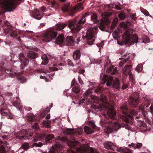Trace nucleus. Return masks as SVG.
<instances>
[{
  "mask_svg": "<svg viewBox=\"0 0 153 153\" xmlns=\"http://www.w3.org/2000/svg\"><path fill=\"white\" fill-rule=\"evenodd\" d=\"M28 116H29L28 120L30 121H33L35 119V116L33 114H30V115H28Z\"/></svg>",
  "mask_w": 153,
  "mask_h": 153,
  "instance_id": "35",
  "label": "nucleus"
},
{
  "mask_svg": "<svg viewBox=\"0 0 153 153\" xmlns=\"http://www.w3.org/2000/svg\"><path fill=\"white\" fill-rule=\"evenodd\" d=\"M33 67L35 68H37V63L35 60H34V65H33Z\"/></svg>",
  "mask_w": 153,
  "mask_h": 153,
  "instance_id": "61",
  "label": "nucleus"
},
{
  "mask_svg": "<svg viewBox=\"0 0 153 153\" xmlns=\"http://www.w3.org/2000/svg\"><path fill=\"white\" fill-rule=\"evenodd\" d=\"M94 32L93 28H89L86 34V39L87 43L89 45L93 44L94 41Z\"/></svg>",
  "mask_w": 153,
  "mask_h": 153,
  "instance_id": "12",
  "label": "nucleus"
},
{
  "mask_svg": "<svg viewBox=\"0 0 153 153\" xmlns=\"http://www.w3.org/2000/svg\"><path fill=\"white\" fill-rule=\"evenodd\" d=\"M100 29L102 31H104L105 28V25L103 24L101 25L99 27Z\"/></svg>",
  "mask_w": 153,
  "mask_h": 153,
  "instance_id": "52",
  "label": "nucleus"
},
{
  "mask_svg": "<svg viewBox=\"0 0 153 153\" xmlns=\"http://www.w3.org/2000/svg\"><path fill=\"white\" fill-rule=\"evenodd\" d=\"M16 137L17 140H30L33 137V134L32 133H28L25 130H23L16 134Z\"/></svg>",
  "mask_w": 153,
  "mask_h": 153,
  "instance_id": "7",
  "label": "nucleus"
},
{
  "mask_svg": "<svg viewBox=\"0 0 153 153\" xmlns=\"http://www.w3.org/2000/svg\"><path fill=\"white\" fill-rule=\"evenodd\" d=\"M128 87V85L126 83H123L122 86V89L123 90H124L126 88H127Z\"/></svg>",
  "mask_w": 153,
  "mask_h": 153,
  "instance_id": "53",
  "label": "nucleus"
},
{
  "mask_svg": "<svg viewBox=\"0 0 153 153\" xmlns=\"http://www.w3.org/2000/svg\"><path fill=\"white\" fill-rule=\"evenodd\" d=\"M128 75H129L130 80L131 81L133 82H134V80L133 77V75L131 72Z\"/></svg>",
  "mask_w": 153,
  "mask_h": 153,
  "instance_id": "43",
  "label": "nucleus"
},
{
  "mask_svg": "<svg viewBox=\"0 0 153 153\" xmlns=\"http://www.w3.org/2000/svg\"><path fill=\"white\" fill-rule=\"evenodd\" d=\"M18 56L19 59L21 63V68L22 70H23L24 68L28 64L29 61L28 59L26 58L24 54L22 53H20L19 55Z\"/></svg>",
  "mask_w": 153,
  "mask_h": 153,
  "instance_id": "15",
  "label": "nucleus"
},
{
  "mask_svg": "<svg viewBox=\"0 0 153 153\" xmlns=\"http://www.w3.org/2000/svg\"><path fill=\"white\" fill-rule=\"evenodd\" d=\"M64 39V36L63 34L59 35L56 38L55 43L57 44L60 45L62 46L65 44Z\"/></svg>",
  "mask_w": 153,
  "mask_h": 153,
  "instance_id": "18",
  "label": "nucleus"
},
{
  "mask_svg": "<svg viewBox=\"0 0 153 153\" xmlns=\"http://www.w3.org/2000/svg\"><path fill=\"white\" fill-rule=\"evenodd\" d=\"M129 146L130 148H131L132 147H133L134 149H135V146H136V144L133 143H132L131 145H129Z\"/></svg>",
  "mask_w": 153,
  "mask_h": 153,
  "instance_id": "58",
  "label": "nucleus"
},
{
  "mask_svg": "<svg viewBox=\"0 0 153 153\" xmlns=\"http://www.w3.org/2000/svg\"><path fill=\"white\" fill-rule=\"evenodd\" d=\"M76 144L75 143H74L73 141H71L70 144H68V145L70 147H75L76 146Z\"/></svg>",
  "mask_w": 153,
  "mask_h": 153,
  "instance_id": "50",
  "label": "nucleus"
},
{
  "mask_svg": "<svg viewBox=\"0 0 153 153\" xmlns=\"http://www.w3.org/2000/svg\"><path fill=\"white\" fill-rule=\"evenodd\" d=\"M142 12L146 16H148L149 15L148 12L146 10L143 9L141 10Z\"/></svg>",
  "mask_w": 153,
  "mask_h": 153,
  "instance_id": "47",
  "label": "nucleus"
},
{
  "mask_svg": "<svg viewBox=\"0 0 153 153\" xmlns=\"http://www.w3.org/2000/svg\"><path fill=\"white\" fill-rule=\"evenodd\" d=\"M72 92L75 93L76 94H78L79 93L80 91L79 88L77 86H74L72 89Z\"/></svg>",
  "mask_w": 153,
  "mask_h": 153,
  "instance_id": "34",
  "label": "nucleus"
},
{
  "mask_svg": "<svg viewBox=\"0 0 153 153\" xmlns=\"http://www.w3.org/2000/svg\"><path fill=\"white\" fill-rule=\"evenodd\" d=\"M22 147L23 149L25 150H27L29 149V145L28 143H25L22 145Z\"/></svg>",
  "mask_w": 153,
  "mask_h": 153,
  "instance_id": "39",
  "label": "nucleus"
},
{
  "mask_svg": "<svg viewBox=\"0 0 153 153\" xmlns=\"http://www.w3.org/2000/svg\"><path fill=\"white\" fill-rule=\"evenodd\" d=\"M88 15V13H86L81 16L79 15L76 19L70 20L65 23L58 24L56 26V29L61 31L68 25V27L72 32H78L81 29L83 25L86 22L85 17Z\"/></svg>",
  "mask_w": 153,
  "mask_h": 153,
  "instance_id": "1",
  "label": "nucleus"
},
{
  "mask_svg": "<svg viewBox=\"0 0 153 153\" xmlns=\"http://www.w3.org/2000/svg\"><path fill=\"white\" fill-rule=\"evenodd\" d=\"M143 146L142 143H137V144H136L135 149H139Z\"/></svg>",
  "mask_w": 153,
  "mask_h": 153,
  "instance_id": "49",
  "label": "nucleus"
},
{
  "mask_svg": "<svg viewBox=\"0 0 153 153\" xmlns=\"http://www.w3.org/2000/svg\"><path fill=\"white\" fill-rule=\"evenodd\" d=\"M89 125L93 129H95L96 128V126L95 124L93 121H90L89 123Z\"/></svg>",
  "mask_w": 153,
  "mask_h": 153,
  "instance_id": "40",
  "label": "nucleus"
},
{
  "mask_svg": "<svg viewBox=\"0 0 153 153\" xmlns=\"http://www.w3.org/2000/svg\"><path fill=\"white\" fill-rule=\"evenodd\" d=\"M132 68V66L131 65H126L123 68V73L125 76H127L130 73H131Z\"/></svg>",
  "mask_w": 153,
  "mask_h": 153,
  "instance_id": "21",
  "label": "nucleus"
},
{
  "mask_svg": "<svg viewBox=\"0 0 153 153\" xmlns=\"http://www.w3.org/2000/svg\"><path fill=\"white\" fill-rule=\"evenodd\" d=\"M48 4L50 5V7H51L55 9L58 8L59 7V4L55 1L49 2Z\"/></svg>",
  "mask_w": 153,
  "mask_h": 153,
  "instance_id": "30",
  "label": "nucleus"
},
{
  "mask_svg": "<svg viewBox=\"0 0 153 153\" xmlns=\"http://www.w3.org/2000/svg\"><path fill=\"white\" fill-rule=\"evenodd\" d=\"M6 143H4L0 139V153H6L4 146Z\"/></svg>",
  "mask_w": 153,
  "mask_h": 153,
  "instance_id": "27",
  "label": "nucleus"
},
{
  "mask_svg": "<svg viewBox=\"0 0 153 153\" xmlns=\"http://www.w3.org/2000/svg\"><path fill=\"white\" fill-rule=\"evenodd\" d=\"M94 108L95 109H102L104 107V105L103 104H100L98 105H94Z\"/></svg>",
  "mask_w": 153,
  "mask_h": 153,
  "instance_id": "42",
  "label": "nucleus"
},
{
  "mask_svg": "<svg viewBox=\"0 0 153 153\" xmlns=\"http://www.w3.org/2000/svg\"><path fill=\"white\" fill-rule=\"evenodd\" d=\"M67 62H68V65L72 66H74L73 63L72 62V61L71 60L68 59V60Z\"/></svg>",
  "mask_w": 153,
  "mask_h": 153,
  "instance_id": "51",
  "label": "nucleus"
},
{
  "mask_svg": "<svg viewBox=\"0 0 153 153\" xmlns=\"http://www.w3.org/2000/svg\"><path fill=\"white\" fill-rule=\"evenodd\" d=\"M136 13L133 14L131 16V17L133 19L135 20L136 18Z\"/></svg>",
  "mask_w": 153,
  "mask_h": 153,
  "instance_id": "62",
  "label": "nucleus"
},
{
  "mask_svg": "<svg viewBox=\"0 0 153 153\" xmlns=\"http://www.w3.org/2000/svg\"><path fill=\"white\" fill-rule=\"evenodd\" d=\"M78 32L76 33H75L74 35V37L76 38H77L76 40H77V43L78 44V43L79 42L80 39V37H78V34L77 33Z\"/></svg>",
  "mask_w": 153,
  "mask_h": 153,
  "instance_id": "46",
  "label": "nucleus"
},
{
  "mask_svg": "<svg viewBox=\"0 0 153 153\" xmlns=\"http://www.w3.org/2000/svg\"><path fill=\"white\" fill-rule=\"evenodd\" d=\"M43 145L42 143L39 142V143H35L33 144V145L34 146L37 147H41Z\"/></svg>",
  "mask_w": 153,
  "mask_h": 153,
  "instance_id": "48",
  "label": "nucleus"
},
{
  "mask_svg": "<svg viewBox=\"0 0 153 153\" xmlns=\"http://www.w3.org/2000/svg\"><path fill=\"white\" fill-rule=\"evenodd\" d=\"M103 79L104 82H107L106 85L107 86H110L111 85L113 81V77L111 76H105Z\"/></svg>",
  "mask_w": 153,
  "mask_h": 153,
  "instance_id": "20",
  "label": "nucleus"
},
{
  "mask_svg": "<svg viewBox=\"0 0 153 153\" xmlns=\"http://www.w3.org/2000/svg\"><path fill=\"white\" fill-rule=\"evenodd\" d=\"M66 44L70 46H73L74 45V39L73 37L72 36H68L66 38Z\"/></svg>",
  "mask_w": 153,
  "mask_h": 153,
  "instance_id": "26",
  "label": "nucleus"
},
{
  "mask_svg": "<svg viewBox=\"0 0 153 153\" xmlns=\"http://www.w3.org/2000/svg\"><path fill=\"white\" fill-rule=\"evenodd\" d=\"M81 53L79 50L75 51L73 53V58L75 60H78L79 59L81 56Z\"/></svg>",
  "mask_w": 153,
  "mask_h": 153,
  "instance_id": "24",
  "label": "nucleus"
},
{
  "mask_svg": "<svg viewBox=\"0 0 153 153\" xmlns=\"http://www.w3.org/2000/svg\"><path fill=\"white\" fill-rule=\"evenodd\" d=\"M142 65H138L136 67L135 70L137 72H139L142 70Z\"/></svg>",
  "mask_w": 153,
  "mask_h": 153,
  "instance_id": "37",
  "label": "nucleus"
},
{
  "mask_svg": "<svg viewBox=\"0 0 153 153\" xmlns=\"http://www.w3.org/2000/svg\"><path fill=\"white\" fill-rule=\"evenodd\" d=\"M143 42L145 43H148L150 42V39L149 38L146 37L145 38V39H144L143 41Z\"/></svg>",
  "mask_w": 153,
  "mask_h": 153,
  "instance_id": "55",
  "label": "nucleus"
},
{
  "mask_svg": "<svg viewBox=\"0 0 153 153\" xmlns=\"http://www.w3.org/2000/svg\"><path fill=\"white\" fill-rule=\"evenodd\" d=\"M100 125L103 128V129L105 132L108 133L117 131L118 129L123 127H125L126 128H128L129 126L128 125L124 124H120L114 121H109V120H101L100 121Z\"/></svg>",
  "mask_w": 153,
  "mask_h": 153,
  "instance_id": "2",
  "label": "nucleus"
},
{
  "mask_svg": "<svg viewBox=\"0 0 153 153\" xmlns=\"http://www.w3.org/2000/svg\"><path fill=\"white\" fill-rule=\"evenodd\" d=\"M107 114L109 117L114 120L116 119L115 117L116 115V112L113 109H109L107 111Z\"/></svg>",
  "mask_w": 153,
  "mask_h": 153,
  "instance_id": "19",
  "label": "nucleus"
},
{
  "mask_svg": "<svg viewBox=\"0 0 153 153\" xmlns=\"http://www.w3.org/2000/svg\"><path fill=\"white\" fill-rule=\"evenodd\" d=\"M42 12L38 9L34 10L32 13V17L34 18L38 19H40L43 17Z\"/></svg>",
  "mask_w": 153,
  "mask_h": 153,
  "instance_id": "17",
  "label": "nucleus"
},
{
  "mask_svg": "<svg viewBox=\"0 0 153 153\" xmlns=\"http://www.w3.org/2000/svg\"><path fill=\"white\" fill-rule=\"evenodd\" d=\"M70 4L69 2H68L63 4L61 10L63 12H68L69 11L70 14L71 16H74L75 13L78 11H80L83 9L81 3H79L72 8H71Z\"/></svg>",
  "mask_w": 153,
  "mask_h": 153,
  "instance_id": "3",
  "label": "nucleus"
},
{
  "mask_svg": "<svg viewBox=\"0 0 153 153\" xmlns=\"http://www.w3.org/2000/svg\"><path fill=\"white\" fill-rule=\"evenodd\" d=\"M57 35V32L54 30H48L41 39V42L42 43V42L51 41L56 38Z\"/></svg>",
  "mask_w": 153,
  "mask_h": 153,
  "instance_id": "6",
  "label": "nucleus"
},
{
  "mask_svg": "<svg viewBox=\"0 0 153 153\" xmlns=\"http://www.w3.org/2000/svg\"><path fill=\"white\" fill-rule=\"evenodd\" d=\"M118 17L121 20H123L125 18V15L124 13H121L118 15Z\"/></svg>",
  "mask_w": 153,
  "mask_h": 153,
  "instance_id": "45",
  "label": "nucleus"
},
{
  "mask_svg": "<svg viewBox=\"0 0 153 153\" xmlns=\"http://www.w3.org/2000/svg\"><path fill=\"white\" fill-rule=\"evenodd\" d=\"M5 109L2 108H1L0 110V114H1L2 115L4 116H7L8 118L10 119H12L13 118V117L12 115L10 114L9 112L7 113L4 111Z\"/></svg>",
  "mask_w": 153,
  "mask_h": 153,
  "instance_id": "25",
  "label": "nucleus"
},
{
  "mask_svg": "<svg viewBox=\"0 0 153 153\" xmlns=\"http://www.w3.org/2000/svg\"><path fill=\"white\" fill-rule=\"evenodd\" d=\"M39 137L40 140L44 141L46 143H50L51 142V140L54 138V135L53 134H46L45 133H42Z\"/></svg>",
  "mask_w": 153,
  "mask_h": 153,
  "instance_id": "14",
  "label": "nucleus"
},
{
  "mask_svg": "<svg viewBox=\"0 0 153 153\" xmlns=\"http://www.w3.org/2000/svg\"><path fill=\"white\" fill-rule=\"evenodd\" d=\"M113 87L117 90H119L120 88V82L119 80L117 79L114 82L113 84Z\"/></svg>",
  "mask_w": 153,
  "mask_h": 153,
  "instance_id": "32",
  "label": "nucleus"
},
{
  "mask_svg": "<svg viewBox=\"0 0 153 153\" xmlns=\"http://www.w3.org/2000/svg\"><path fill=\"white\" fill-rule=\"evenodd\" d=\"M120 109L121 112L123 114L122 115V118L126 122L128 121V115L129 113L131 115L134 116H136L137 114V111L134 110H129L126 105L121 106Z\"/></svg>",
  "mask_w": 153,
  "mask_h": 153,
  "instance_id": "4",
  "label": "nucleus"
},
{
  "mask_svg": "<svg viewBox=\"0 0 153 153\" xmlns=\"http://www.w3.org/2000/svg\"><path fill=\"white\" fill-rule=\"evenodd\" d=\"M79 82V83L81 84V85L83 84V81L82 80L81 77L80 76H78V78Z\"/></svg>",
  "mask_w": 153,
  "mask_h": 153,
  "instance_id": "57",
  "label": "nucleus"
},
{
  "mask_svg": "<svg viewBox=\"0 0 153 153\" xmlns=\"http://www.w3.org/2000/svg\"><path fill=\"white\" fill-rule=\"evenodd\" d=\"M4 32L7 35L10 36L13 38H15L18 36V32L15 28L11 26L7 25L4 27Z\"/></svg>",
  "mask_w": 153,
  "mask_h": 153,
  "instance_id": "9",
  "label": "nucleus"
},
{
  "mask_svg": "<svg viewBox=\"0 0 153 153\" xmlns=\"http://www.w3.org/2000/svg\"><path fill=\"white\" fill-rule=\"evenodd\" d=\"M91 19L93 21L94 23H97V16L95 14H93L91 16Z\"/></svg>",
  "mask_w": 153,
  "mask_h": 153,
  "instance_id": "36",
  "label": "nucleus"
},
{
  "mask_svg": "<svg viewBox=\"0 0 153 153\" xmlns=\"http://www.w3.org/2000/svg\"><path fill=\"white\" fill-rule=\"evenodd\" d=\"M139 98V94L137 93H134L132 94V96L130 97L128 100L131 106L136 108L138 104Z\"/></svg>",
  "mask_w": 153,
  "mask_h": 153,
  "instance_id": "11",
  "label": "nucleus"
},
{
  "mask_svg": "<svg viewBox=\"0 0 153 153\" xmlns=\"http://www.w3.org/2000/svg\"><path fill=\"white\" fill-rule=\"evenodd\" d=\"M42 64L46 65L48 63V58L46 56L44 55L42 56Z\"/></svg>",
  "mask_w": 153,
  "mask_h": 153,
  "instance_id": "33",
  "label": "nucleus"
},
{
  "mask_svg": "<svg viewBox=\"0 0 153 153\" xmlns=\"http://www.w3.org/2000/svg\"><path fill=\"white\" fill-rule=\"evenodd\" d=\"M21 0H7L2 2L4 8L7 11H11L15 9V6L16 4V1Z\"/></svg>",
  "mask_w": 153,
  "mask_h": 153,
  "instance_id": "8",
  "label": "nucleus"
},
{
  "mask_svg": "<svg viewBox=\"0 0 153 153\" xmlns=\"http://www.w3.org/2000/svg\"><path fill=\"white\" fill-rule=\"evenodd\" d=\"M10 75L12 77L16 76L18 80L20 82L22 83H24L27 82V79L23 76H22V73L21 72L16 73L14 72L12 70H10Z\"/></svg>",
  "mask_w": 153,
  "mask_h": 153,
  "instance_id": "13",
  "label": "nucleus"
},
{
  "mask_svg": "<svg viewBox=\"0 0 153 153\" xmlns=\"http://www.w3.org/2000/svg\"><path fill=\"white\" fill-rule=\"evenodd\" d=\"M54 66H56L58 68V69L59 70H62L63 69V68L62 66H64V64L62 63H60L58 65L54 64L53 65Z\"/></svg>",
  "mask_w": 153,
  "mask_h": 153,
  "instance_id": "38",
  "label": "nucleus"
},
{
  "mask_svg": "<svg viewBox=\"0 0 153 153\" xmlns=\"http://www.w3.org/2000/svg\"><path fill=\"white\" fill-rule=\"evenodd\" d=\"M14 106L16 107L19 110H22V105L18 101H16L13 103Z\"/></svg>",
  "mask_w": 153,
  "mask_h": 153,
  "instance_id": "28",
  "label": "nucleus"
},
{
  "mask_svg": "<svg viewBox=\"0 0 153 153\" xmlns=\"http://www.w3.org/2000/svg\"><path fill=\"white\" fill-rule=\"evenodd\" d=\"M129 57L128 56L127 58L126 59H125L124 62H121L120 63V66H122L124 64V63L127 62H128L130 61V60L129 59Z\"/></svg>",
  "mask_w": 153,
  "mask_h": 153,
  "instance_id": "44",
  "label": "nucleus"
},
{
  "mask_svg": "<svg viewBox=\"0 0 153 153\" xmlns=\"http://www.w3.org/2000/svg\"><path fill=\"white\" fill-rule=\"evenodd\" d=\"M85 131L88 134H92L94 132L93 129L87 126H85L84 127Z\"/></svg>",
  "mask_w": 153,
  "mask_h": 153,
  "instance_id": "31",
  "label": "nucleus"
},
{
  "mask_svg": "<svg viewBox=\"0 0 153 153\" xmlns=\"http://www.w3.org/2000/svg\"><path fill=\"white\" fill-rule=\"evenodd\" d=\"M91 93V92L90 91H89L88 90H87V91H86L85 93V95L86 96H87L88 95L90 94Z\"/></svg>",
  "mask_w": 153,
  "mask_h": 153,
  "instance_id": "63",
  "label": "nucleus"
},
{
  "mask_svg": "<svg viewBox=\"0 0 153 153\" xmlns=\"http://www.w3.org/2000/svg\"><path fill=\"white\" fill-rule=\"evenodd\" d=\"M40 9L42 12H44L46 11V7H42L40 8Z\"/></svg>",
  "mask_w": 153,
  "mask_h": 153,
  "instance_id": "64",
  "label": "nucleus"
},
{
  "mask_svg": "<svg viewBox=\"0 0 153 153\" xmlns=\"http://www.w3.org/2000/svg\"><path fill=\"white\" fill-rule=\"evenodd\" d=\"M105 148L107 149H110L113 151H116L117 147L111 142H106L103 144Z\"/></svg>",
  "mask_w": 153,
  "mask_h": 153,
  "instance_id": "16",
  "label": "nucleus"
},
{
  "mask_svg": "<svg viewBox=\"0 0 153 153\" xmlns=\"http://www.w3.org/2000/svg\"><path fill=\"white\" fill-rule=\"evenodd\" d=\"M150 108V111L153 115V104L151 105Z\"/></svg>",
  "mask_w": 153,
  "mask_h": 153,
  "instance_id": "60",
  "label": "nucleus"
},
{
  "mask_svg": "<svg viewBox=\"0 0 153 153\" xmlns=\"http://www.w3.org/2000/svg\"><path fill=\"white\" fill-rule=\"evenodd\" d=\"M76 152H75L72 150H68L67 153H100L96 149L90 147L88 150L84 149L81 148H76Z\"/></svg>",
  "mask_w": 153,
  "mask_h": 153,
  "instance_id": "10",
  "label": "nucleus"
},
{
  "mask_svg": "<svg viewBox=\"0 0 153 153\" xmlns=\"http://www.w3.org/2000/svg\"><path fill=\"white\" fill-rule=\"evenodd\" d=\"M63 133L66 135H73L74 134V130L70 128L65 129L63 131Z\"/></svg>",
  "mask_w": 153,
  "mask_h": 153,
  "instance_id": "29",
  "label": "nucleus"
},
{
  "mask_svg": "<svg viewBox=\"0 0 153 153\" xmlns=\"http://www.w3.org/2000/svg\"><path fill=\"white\" fill-rule=\"evenodd\" d=\"M104 45V43L103 42H101L99 44H97V45L98 47H102Z\"/></svg>",
  "mask_w": 153,
  "mask_h": 153,
  "instance_id": "59",
  "label": "nucleus"
},
{
  "mask_svg": "<svg viewBox=\"0 0 153 153\" xmlns=\"http://www.w3.org/2000/svg\"><path fill=\"white\" fill-rule=\"evenodd\" d=\"M117 151L122 153H131V151L129 149L124 147L117 148Z\"/></svg>",
  "mask_w": 153,
  "mask_h": 153,
  "instance_id": "23",
  "label": "nucleus"
},
{
  "mask_svg": "<svg viewBox=\"0 0 153 153\" xmlns=\"http://www.w3.org/2000/svg\"><path fill=\"white\" fill-rule=\"evenodd\" d=\"M32 127L33 128L36 129H38L39 128V126L36 123H35L32 126Z\"/></svg>",
  "mask_w": 153,
  "mask_h": 153,
  "instance_id": "56",
  "label": "nucleus"
},
{
  "mask_svg": "<svg viewBox=\"0 0 153 153\" xmlns=\"http://www.w3.org/2000/svg\"><path fill=\"white\" fill-rule=\"evenodd\" d=\"M76 83V82L75 78H74L71 82V86L72 87L74 86Z\"/></svg>",
  "mask_w": 153,
  "mask_h": 153,
  "instance_id": "54",
  "label": "nucleus"
},
{
  "mask_svg": "<svg viewBox=\"0 0 153 153\" xmlns=\"http://www.w3.org/2000/svg\"><path fill=\"white\" fill-rule=\"evenodd\" d=\"M123 40L126 43L134 44L138 42V36L135 34H133L131 38L130 33H128V30L125 32L123 36Z\"/></svg>",
  "mask_w": 153,
  "mask_h": 153,
  "instance_id": "5",
  "label": "nucleus"
},
{
  "mask_svg": "<svg viewBox=\"0 0 153 153\" xmlns=\"http://www.w3.org/2000/svg\"><path fill=\"white\" fill-rule=\"evenodd\" d=\"M39 54L36 53L34 51H29L27 54V56L31 59H34L38 56Z\"/></svg>",
  "mask_w": 153,
  "mask_h": 153,
  "instance_id": "22",
  "label": "nucleus"
},
{
  "mask_svg": "<svg viewBox=\"0 0 153 153\" xmlns=\"http://www.w3.org/2000/svg\"><path fill=\"white\" fill-rule=\"evenodd\" d=\"M102 88L99 87L97 88L95 90V92L97 94H100L101 93V92Z\"/></svg>",
  "mask_w": 153,
  "mask_h": 153,
  "instance_id": "41",
  "label": "nucleus"
}]
</instances>
